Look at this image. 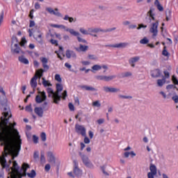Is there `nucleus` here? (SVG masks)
Wrapping results in <instances>:
<instances>
[{"instance_id": "a19ab883", "label": "nucleus", "mask_w": 178, "mask_h": 178, "mask_svg": "<svg viewBox=\"0 0 178 178\" xmlns=\"http://www.w3.org/2000/svg\"><path fill=\"white\" fill-rule=\"evenodd\" d=\"M164 76H162V78L166 80V79H169L170 77V74H169V72L168 71H164Z\"/></svg>"}, {"instance_id": "f704fd0d", "label": "nucleus", "mask_w": 178, "mask_h": 178, "mask_svg": "<svg viewBox=\"0 0 178 178\" xmlns=\"http://www.w3.org/2000/svg\"><path fill=\"white\" fill-rule=\"evenodd\" d=\"M64 20H69L70 23H73L74 22V18L69 17V15H65Z\"/></svg>"}, {"instance_id": "bb28decb", "label": "nucleus", "mask_w": 178, "mask_h": 178, "mask_svg": "<svg viewBox=\"0 0 178 178\" xmlns=\"http://www.w3.org/2000/svg\"><path fill=\"white\" fill-rule=\"evenodd\" d=\"M43 74H44V70L40 69V70L36 71L35 76H37V79L38 78L41 79V77H42Z\"/></svg>"}, {"instance_id": "0e129e2a", "label": "nucleus", "mask_w": 178, "mask_h": 178, "mask_svg": "<svg viewBox=\"0 0 178 178\" xmlns=\"http://www.w3.org/2000/svg\"><path fill=\"white\" fill-rule=\"evenodd\" d=\"M172 99L175 102V104L178 103V96L175 95L172 97Z\"/></svg>"}, {"instance_id": "bf43d9fd", "label": "nucleus", "mask_w": 178, "mask_h": 178, "mask_svg": "<svg viewBox=\"0 0 178 178\" xmlns=\"http://www.w3.org/2000/svg\"><path fill=\"white\" fill-rule=\"evenodd\" d=\"M154 176H156V174H152L151 172L147 173V178H155Z\"/></svg>"}, {"instance_id": "13d9d810", "label": "nucleus", "mask_w": 178, "mask_h": 178, "mask_svg": "<svg viewBox=\"0 0 178 178\" xmlns=\"http://www.w3.org/2000/svg\"><path fill=\"white\" fill-rule=\"evenodd\" d=\"M84 140H83V143H85V144H90V138H88V137H87V136H84Z\"/></svg>"}, {"instance_id": "338daca9", "label": "nucleus", "mask_w": 178, "mask_h": 178, "mask_svg": "<svg viewBox=\"0 0 178 178\" xmlns=\"http://www.w3.org/2000/svg\"><path fill=\"white\" fill-rule=\"evenodd\" d=\"M132 76L131 72H125L123 75V77H130Z\"/></svg>"}, {"instance_id": "58836bf2", "label": "nucleus", "mask_w": 178, "mask_h": 178, "mask_svg": "<svg viewBox=\"0 0 178 178\" xmlns=\"http://www.w3.org/2000/svg\"><path fill=\"white\" fill-rule=\"evenodd\" d=\"M140 42L141 44H148V42H149V40H148V38H147V37H145L140 40Z\"/></svg>"}, {"instance_id": "423d86ee", "label": "nucleus", "mask_w": 178, "mask_h": 178, "mask_svg": "<svg viewBox=\"0 0 178 178\" xmlns=\"http://www.w3.org/2000/svg\"><path fill=\"white\" fill-rule=\"evenodd\" d=\"M75 131L78 134H81L82 137H86V136H87V133L86 132V127H84V126L83 125L76 124L75 125Z\"/></svg>"}, {"instance_id": "473e14b6", "label": "nucleus", "mask_w": 178, "mask_h": 178, "mask_svg": "<svg viewBox=\"0 0 178 178\" xmlns=\"http://www.w3.org/2000/svg\"><path fill=\"white\" fill-rule=\"evenodd\" d=\"M82 88H85L86 91H97V89L91 86H83Z\"/></svg>"}, {"instance_id": "ddd939ff", "label": "nucleus", "mask_w": 178, "mask_h": 178, "mask_svg": "<svg viewBox=\"0 0 178 178\" xmlns=\"http://www.w3.org/2000/svg\"><path fill=\"white\" fill-rule=\"evenodd\" d=\"M114 30H116V28L108 29L106 31H104L102 29H99L98 28H95V29L89 28L88 29V31L89 34H91V33H99V31L104 32V33H108V32L113 31Z\"/></svg>"}, {"instance_id": "dca6fc26", "label": "nucleus", "mask_w": 178, "mask_h": 178, "mask_svg": "<svg viewBox=\"0 0 178 178\" xmlns=\"http://www.w3.org/2000/svg\"><path fill=\"white\" fill-rule=\"evenodd\" d=\"M103 90L105 92H119L120 89L116 88H111L108 86H104Z\"/></svg>"}, {"instance_id": "680f3d73", "label": "nucleus", "mask_w": 178, "mask_h": 178, "mask_svg": "<svg viewBox=\"0 0 178 178\" xmlns=\"http://www.w3.org/2000/svg\"><path fill=\"white\" fill-rule=\"evenodd\" d=\"M42 66L44 67V72H47V70H49V66H48V65L46 64H42Z\"/></svg>"}, {"instance_id": "c85d7f7f", "label": "nucleus", "mask_w": 178, "mask_h": 178, "mask_svg": "<svg viewBox=\"0 0 178 178\" xmlns=\"http://www.w3.org/2000/svg\"><path fill=\"white\" fill-rule=\"evenodd\" d=\"M66 31H69L70 34H72V35H74L75 37H77V35H80V33L79 32H76L74 30L71 29H67Z\"/></svg>"}, {"instance_id": "aec40b11", "label": "nucleus", "mask_w": 178, "mask_h": 178, "mask_svg": "<svg viewBox=\"0 0 178 178\" xmlns=\"http://www.w3.org/2000/svg\"><path fill=\"white\" fill-rule=\"evenodd\" d=\"M34 112L39 118H42V116H44V110L41 107H35L34 108Z\"/></svg>"}, {"instance_id": "49530a36", "label": "nucleus", "mask_w": 178, "mask_h": 178, "mask_svg": "<svg viewBox=\"0 0 178 178\" xmlns=\"http://www.w3.org/2000/svg\"><path fill=\"white\" fill-rule=\"evenodd\" d=\"M42 84L44 87H51L52 86V84L51 83H49V81H42Z\"/></svg>"}, {"instance_id": "0eeeda50", "label": "nucleus", "mask_w": 178, "mask_h": 178, "mask_svg": "<svg viewBox=\"0 0 178 178\" xmlns=\"http://www.w3.org/2000/svg\"><path fill=\"white\" fill-rule=\"evenodd\" d=\"M47 155L49 163H50L51 166H56V157L55 154H54V152H47Z\"/></svg>"}, {"instance_id": "8fccbe9b", "label": "nucleus", "mask_w": 178, "mask_h": 178, "mask_svg": "<svg viewBox=\"0 0 178 178\" xmlns=\"http://www.w3.org/2000/svg\"><path fill=\"white\" fill-rule=\"evenodd\" d=\"M25 111H26V112H33V108H31V104L26 106L25 108Z\"/></svg>"}, {"instance_id": "864d4df0", "label": "nucleus", "mask_w": 178, "mask_h": 178, "mask_svg": "<svg viewBox=\"0 0 178 178\" xmlns=\"http://www.w3.org/2000/svg\"><path fill=\"white\" fill-rule=\"evenodd\" d=\"M50 170H51V165L49 163L46 164L44 166V170L46 172H49Z\"/></svg>"}, {"instance_id": "4be33fe9", "label": "nucleus", "mask_w": 178, "mask_h": 178, "mask_svg": "<svg viewBox=\"0 0 178 178\" xmlns=\"http://www.w3.org/2000/svg\"><path fill=\"white\" fill-rule=\"evenodd\" d=\"M162 76V72H161V70L156 69L152 72V77H161Z\"/></svg>"}, {"instance_id": "4468645a", "label": "nucleus", "mask_w": 178, "mask_h": 178, "mask_svg": "<svg viewBox=\"0 0 178 178\" xmlns=\"http://www.w3.org/2000/svg\"><path fill=\"white\" fill-rule=\"evenodd\" d=\"M48 97L49 98H52L54 104H59V102H58V99L55 98V92H54V90L52 88H49L47 89Z\"/></svg>"}, {"instance_id": "cd10ccee", "label": "nucleus", "mask_w": 178, "mask_h": 178, "mask_svg": "<svg viewBox=\"0 0 178 178\" xmlns=\"http://www.w3.org/2000/svg\"><path fill=\"white\" fill-rule=\"evenodd\" d=\"M43 74H44V70L40 69V70L36 71L35 76H37V79L38 78L41 79V77H42Z\"/></svg>"}, {"instance_id": "a211bd4d", "label": "nucleus", "mask_w": 178, "mask_h": 178, "mask_svg": "<svg viewBox=\"0 0 178 178\" xmlns=\"http://www.w3.org/2000/svg\"><path fill=\"white\" fill-rule=\"evenodd\" d=\"M46 10L50 13V15H54V16H58V17H60L62 16V14L58 11V8H56L55 10L51 8H46Z\"/></svg>"}, {"instance_id": "603ef678", "label": "nucleus", "mask_w": 178, "mask_h": 178, "mask_svg": "<svg viewBox=\"0 0 178 178\" xmlns=\"http://www.w3.org/2000/svg\"><path fill=\"white\" fill-rule=\"evenodd\" d=\"M119 97L123 98L124 99H131V98H133V97H131V96H124V95H120Z\"/></svg>"}, {"instance_id": "4c0bfd02", "label": "nucleus", "mask_w": 178, "mask_h": 178, "mask_svg": "<svg viewBox=\"0 0 178 178\" xmlns=\"http://www.w3.org/2000/svg\"><path fill=\"white\" fill-rule=\"evenodd\" d=\"M76 38L79 41V42H82L83 44H88L87 40H86L85 39H83L80 37V35H77Z\"/></svg>"}, {"instance_id": "20e7f679", "label": "nucleus", "mask_w": 178, "mask_h": 178, "mask_svg": "<svg viewBox=\"0 0 178 178\" xmlns=\"http://www.w3.org/2000/svg\"><path fill=\"white\" fill-rule=\"evenodd\" d=\"M95 79H97V80H100L101 81H106L108 83L115 80V79H116V75H97Z\"/></svg>"}, {"instance_id": "09e8293b", "label": "nucleus", "mask_w": 178, "mask_h": 178, "mask_svg": "<svg viewBox=\"0 0 178 178\" xmlns=\"http://www.w3.org/2000/svg\"><path fill=\"white\" fill-rule=\"evenodd\" d=\"M167 90L169 91H170V90H175L176 89V86H175V85H168L166 86Z\"/></svg>"}, {"instance_id": "f8f14e48", "label": "nucleus", "mask_w": 178, "mask_h": 178, "mask_svg": "<svg viewBox=\"0 0 178 178\" xmlns=\"http://www.w3.org/2000/svg\"><path fill=\"white\" fill-rule=\"evenodd\" d=\"M63 86H62V84L60 83H57L56 91L55 92L54 97L56 99H57L58 102H59V101H60V98H62V97L59 95V92H60V91H63Z\"/></svg>"}, {"instance_id": "e433bc0d", "label": "nucleus", "mask_w": 178, "mask_h": 178, "mask_svg": "<svg viewBox=\"0 0 178 178\" xmlns=\"http://www.w3.org/2000/svg\"><path fill=\"white\" fill-rule=\"evenodd\" d=\"M92 106H96L97 108H101V103H99V100H97L92 103Z\"/></svg>"}, {"instance_id": "37998d69", "label": "nucleus", "mask_w": 178, "mask_h": 178, "mask_svg": "<svg viewBox=\"0 0 178 178\" xmlns=\"http://www.w3.org/2000/svg\"><path fill=\"white\" fill-rule=\"evenodd\" d=\"M92 70H101L102 67L99 65H95L92 67Z\"/></svg>"}, {"instance_id": "7c9ffc66", "label": "nucleus", "mask_w": 178, "mask_h": 178, "mask_svg": "<svg viewBox=\"0 0 178 178\" xmlns=\"http://www.w3.org/2000/svg\"><path fill=\"white\" fill-rule=\"evenodd\" d=\"M26 175H28V177H30V178H34L35 177V176H37V173L34 170H32L31 172L26 173Z\"/></svg>"}, {"instance_id": "5701e85b", "label": "nucleus", "mask_w": 178, "mask_h": 178, "mask_svg": "<svg viewBox=\"0 0 178 178\" xmlns=\"http://www.w3.org/2000/svg\"><path fill=\"white\" fill-rule=\"evenodd\" d=\"M30 83L33 90H35L37 88V75H34V76L31 79Z\"/></svg>"}, {"instance_id": "6e6552de", "label": "nucleus", "mask_w": 178, "mask_h": 178, "mask_svg": "<svg viewBox=\"0 0 178 178\" xmlns=\"http://www.w3.org/2000/svg\"><path fill=\"white\" fill-rule=\"evenodd\" d=\"M73 172L76 177H81L83 176V171L79 168V163L76 160L74 161Z\"/></svg>"}, {"instance_id": "5fc2aeb1", "label": "nucleus", "mask_w": 178, "mask_h": 178, "mask_svg": "<svg viewBox=\"0 0 178 178\" xmlns=\"http://www.w3.org/2000/svg\"><path fill=\"white\" fill-rule=\"evenodd\" d=\"M172 81L174 83V84H177V85L178 84L177 78H176V76L175 75L172 76Z\"/></svg>"}, {"instance_id": "2f4dec72", "label": "nucleus", "mask_w": 178, "mask_h": 178, "mask_svg": "<svg viewBox=\"0 0 178 178\" xmlns=\"http://www.w3.org/2000/svg\"><path fill=\"white\" fill-rule=\"evenodd\" d=\"M40 108H42L43 111H48V109H49V107L48 106V102H44L42 104V106Z\"/></svg>"}, {"instance_id": "a878e982", "label": "nucleus", "mask_w": 178, "mask_h": 178, "mask_svg": "<svg viewBox=\"0 0 178 178\" xmlns=\"http://www.w3.org/2000/svg\"><path fill=\"white\" fill-rule=\"evenodd\" d=\"M149 170V173H152L153 175H156L157 173L156 166L154 164H150Z\"/></svg>"}, {"instance_id": "a18cd8bd", "label": "nucleus", "mask_w": 178, "mask_h": 178, "mask_svg": "<svg viewBox=\"0 0 178 178\" xmlns=\"http://www.w3.org/2000/svg\"><path fill=\"white\" fill-rule=\"evenodd\" d=\"M40 162H42V163H45V155L44 154V152H41Z\"/></svg>"}, {"instance_id": "b1692460", "label": "nucleus", "mask_w": 178, "mask_h": 178, "mask_svg": "<svg viewBox=\"0 0 178 178\" xmlns=\"http://www.w3.org/2000/svg\"><path fill=\"white\" fill-rule=\"evenodd\" d=\"M127 45H129V43L122 42V43L114 44V45H108V47H112L113 48H126Z\"/></svg>"}, {"instance_id": "4d7b16f0", "label": "nucleus", "mask_w": 178, "mask_h": 178, "mask_svg": "<svg viewBox=\"0 0 178 178\" xmlns=\"http://www.w3.org/2000/svg\"><path fill=\"white\" fill-rule=\"evenodd\" d=\"M33 143H34L35 144L38 143V137H37V136L33 135Z\"/></svg>"}, {"instance_id": "9b49d317", "label": "nucleus", "mask_w": 178, "mask_h": 178, "mask_svg": "<svg viewBox=\"0 0 178 178\" xmlns=\"http://www.w3.org/2000/svg\"><path fill=\"white\" fill-rule=\"evenodd\" d=\"M158 26H159V21L158 20L152 23L149 31L153 34L154 37H156V35H158Z\"/></svg>"}, {"instance_id": "6e6d98bb", "label": "nucleus", "mask_w": 178, "mask_h": 178, "mask_svg": "<svg viewBox=\"0 0 178 178\" xmlns=\"http://www.w3.org/2000/svg\"><path fill=\"white\" fill-rule=\"evenodd\" d=\"M51 44H52V45H56V47H58V40H55L54 39H51L50 40Z\"/></svg>"}, {"instance_id": "f03ea898", "label": "nucleus", "mask_w": 178, "mask_h": 178, "mask_svg": "<svg viewBox=\"0 0 178 178\" xmlns=\"http://www.w3.org/2000/svg\"><path fill=\"white\" fill-rule=\"evenodd\" d=\"M79 155L81 159L83 165H85L86 168H88L89 169H92V168H94V164H92L90 158H88V156L81 152H79Z\"/></svg>"}, {"instance_id": "7ed1b4c3", "label": "nucleus", "mask_w": 178, "mask_h": 178, "mask_svg": "<svg viewBox=\"0 0 178 178\" xmlns=\"http://www.w3.org/2000/svg\"><path fill=\"white\" fill-rule=\"evenodd\" d=\"M0 104L4 108V112L3 113L4 118H8V116H9L10 113V109L8 107V99H6V97H5V95L1 97Z\"/></svg>"}, {"instance_id": "052dcab7", "label": "nucleus", "mask_w": 178, "mask_h": 178, "mask_svg": "<svg viewBox=\"0 0 178 178\" xmlns=\"http://www.w3.org/2000/svg\"><path fill=\"white\" fill-rule=\"evenodd\" d=\"M80 31H81V33L82 34H84L85 35H87L90 34V33H88V31L84 30L83 29H80Z\"/></svg>"}, {"instance_id": "393cba45", "label": "nucleus", "mask_w": 178, "mask_h": 178, "mask_svg": "<svg viewBox=\"0 0 178 178\" xmlns=\"http://www.w3.org/2000/svg\"><path fill=\"white\" fill-rule=\"evenodd\" d=\"M18 60L21 63H24V65H29V60L26 58L23 54H21V56L18 57Z\"/></svg>"}, {"instance_id": "39448f33", "label": "nucleus", "mask_w": 178, "mask_h": 178, "mask_svg": "<svg viewBox=\"0 0 178 178\" xmlns=\"http://www.w3.org/2000/svg\"><path fill=\"white\" fill-rule=\"evenodd\" d=\"M22 172H23V170L21 168V171H19V165H17V163L16 161H13V168H12V174L11 177H16L17 176H19L21 177Z\"/></svg>"}, {"instance_id": "c03bdc74", "label": "nucleus", "mask_w": 178, "mask_h": 178, "mask_svg": "<svg viewBox=\"0 0 178 178\" xmlns=\"http://www.w3.org/2000/svg\"><path fill=\"white\" fill-rule=\"evenodd\" d=\"M162 55H163V56H169V52H168V50H166V47H163Z\"/></svg>"}, {"instance_id": "e2e57ef3", "label": "nucleus", "mask_w": 178, "mask_h": 178, "mask_svg": "<svg viewBox=\"0 0 178 178\" xmlns=\"http://www.w3.org/2000/svg\"><path fill=\"white\" fill-rule=\"evenodd\" d=\"M62 95H63V99H66V97H67V91L64 90Z\"/></svg>"}, {"instance_id": "72a5a7b5", "label": "nucleus", "mask_w": 178, "mask_h": 178, "mask_svg": "<svg viewBox=\"0 0 178 178\" xmlns=\"http://www.w3.org/2000/svg\"><path fill=\"white\" fill-rule=\"evenodd\" d=\"M50 26L54 27L56 29H66V26H65L64 25H57V24H51Z\"/></svg>"}, {"instance_id": "de8ad7c7", "label": "nucleus", "mask_w": 178, "mask_h": 178, "mask_svg": "<svg viewBox=\"0 0 178 178\" xmlns=\"http://www.w3.org/2000/svg\"><path fill=\"white\" fill-rule=\"evenodd\" d=\"M55 80H56V81H58V83H62V78H60V75L56 74L55 75Z\"/></svg>"}, {"instance_id": "774afa93", "label": "nucleus", "mask_w": 178, "mask_h": 178, "mask_svg": "<svg viewBox=\"0 0 178 178\" xmlns=\"http://www.w3.org/2000/svg\"><path fill=\"white\" fill-rule=\"evenodd\" d=\"M102 170L104 175H105V176H109V174L108 173V172L105 171V167H102Z\"/></svg>"}, {"instance_id": "f257e3e1", "label": "nucleus", "mask_w": 178, "mask_h": 178, "mask_svg": "<svg viewBox=\"0 0 178 178\" xmlns=\"http://www.w3.org/2000/svg\"><path fill=\"white\" fill-rule=\"evenodd\" d=\"M8 116V118L4 119L3 117L0 118V141L1 145L4 146L2 156H0V163L3 168L9 167L6 163V157L10 155L11 160H9V163H12V161L19 156L22 149V138H20L19 131L15 128L16 122H9L12 114L10 113Z\"/></svg>"}, {"instance_id": "412c9836", "label": "nucleus", "mask_w": 178, "mask_h": 178, "mask_svg": "<svg viewBox=\"0 0 178 178\" xmlns=\"http://www.w3.org/2000/svg\"><path fill=\"white\" fill-rule=\"evenodd\" d=\"M140 60V56H135L134 58H131L129 60V64L132 67H134L136 65L134 63L138 62Z\"/></svg>"}, {"instance_id": "1a4fd4ad", "label": "nucleus", "mask_w": 178, "mask_h": 178, "mask_svg": "<svg viewBox=\"0 0 178 178\" xmlns=\"http://www.w3.org/2000/svg\"><path fill=\"white\" fill-rule=\"evenodd\" d=\"M47 100V95L45 92H39V95L35 97V101L36 104H42Z\"/></svg>"}, {"instance_id": "ea45409f", "label": "nucleus", "mask_w": 178, "mask_h": 178, "mask_svg": "<svg viewBox=\"0 0 178 178\" xmlns=\"http://www.w3.org/2000/svg\"><path fill=\"white\" fill-rule=\"evenodd\" d=\"M40 138H41L42 141H43V142L47 141V134H45V132L41 133Z\"/></svg>"}, {"instance_id": "79ce46f5", "label": "nucleus", "mask_w": 178, "mask_h": 178, "mask_svg": "<svg viewBox=\"0 0 178 178\" xmlns=\"http://www.w3.org/2000/svg\"><path fill=\"white\" fill-rule=\"evenodd\" d=\"M88 59H90L92 60H97V59H98V57H97V56L92 54H88Z\"/></svg>"}, {"instance_id": "69168bd1", "label": "nucleus", "mask_w": 178, "mask_h": 178, "mask_svg": "<svg viewBox=\"0 0 178 178\" xmlns=\"http://www.w3.org/2000/svg\"><path fill=\"white\" fill-rule=\"evenodd\" d=\"M68 106L70 108V111H74V106L72 103H69Z\"/></svg>"}, {"instance_id": "f3484780", "label": "nucleus", "mask_w": 178, "mask_h": 178, "mask_svg": "<svg viewBox=\"0 0 178 178\" xmlns=\"http://www.w3.org/2000/svg\"><path fill=\"white\" fill-rule=\"evenodd\" d=\"M89 47L87 45H83L82 44H79V47H75L74 49L77 52H87V50L89 49Z\"/></svg>"}, {"instance_id": "c9c22d12", "label": "nucleus", "mask_w": 178, "mask_h": 178, "mask_svg": "<svg viewBox=\"0 0 178 178\" xmlns=\"http://www.w3.org/2000/svg\"><path fill=\"white\" fill-rule=\"evenodd\" d=\"M170 15H172V11L169 9L167 10V12L165 13V16H166V21L169 22L170 19L169 17H170Z\"/></svg>"}, {"instance_id": "9d476101", "label": "nucleus", "mask_w": 178, "mask_h": 178, "mask_svg": "<svg viewBox=\"0 0 178 178\" xmlns=\"http://www.w3.org/2000/svg\"><path fill=\"white\" fill-rule=\"evenodd\" d=\"M11 53L13 55H24V51L20 49V47H19L17 43H15L14 47H11Z\"/></svg>"}, {"instance_id": "2eb2a0df", "label": "nucleus", "mask_w": 178, "mask_h": 178, "mask_svg": "<svg viewBox=\"0 0 178 178\" xmlns=\"http://www.w3.org/2000/svg\"><path fill=\"white\" fill-rule=\"evenodd\" d=\"M33 33H35L33 37L35 38V40H36L39 44H42V33H41V31L40 30H37V31H34Z\"/></svg>"}, {"instance_id": "c756f323", "label": "nucleus", "mask_w": 178, "mask_h": 178, "mask_svg": "<svg viewBox=\"0 0 178 178\" xmlns=\"http://www.w3.org/2000/svg\"><path fill=\"white\" fill-rule=\"evenodd\" d=\"M165 83H166V80H165V78H162V79L157 80V86L159 87H162V86H163Z\"/></svg>"}, {"instance_id": "3c124183", "label": "nucleus", "mask_w": 178, "mask_h": 178, "mask_svg": "<svg viewBox=\"0 0 178 178\" xmlns=\"http://www.w3.org/2000/svg\"><path fill=\"white\" fill-rule=\"evenodd\" d=\"M27 42V40H26V38H22V40H21V42H20V45H21V47H24V44H26Z\"/></svg>"}, {"instance_id": "6ab92c4d", "label": "nucleus", "mask_w": 178, "mask_h": 178, "mask_svg": "<svg viewBox=\"0 0 178 178\" xmlns=\"http://www.w3.org/2000/svg\"><path fill=\"white\" fill-rule=\"evenodd\" d=\"M65 56H66V58H67V59H70V58H74V59H76V58H77L76 53H74V51H70V50L66 51Z\"/></svg>"}]
</instances>
